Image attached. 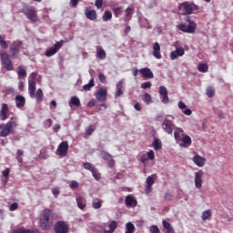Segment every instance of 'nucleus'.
<instances>
[{"mask_svg":"<svg viewBox=\"0 0 233 233\" xmlns=\"http://www.w3.org/2000/svg\"><path fill=\"white\" fill-rule=\"evenodd\" d=\"M40 228L42 230H50L52 225H54V219L52 218V211L48 208L43 210L40 216Z\"/></svg>","mask_w":233,"mask_h":233,"instance_id":"nucleus-1","label":"nucleus"},{"mask_svg":"<svg viewBox=\"0 0 233 233\" xmlns=\"http://www.w3.org/2000/svg\"><path fill=\"white\" fill-rule=\"evenodd\" d=\"M18 125L19 122L17 121V117H11L10 120L1 128L0 137H6V136H10V134H14L17 129Z\"/></svg>","mask_w":233,"mask_h":233,"instance_id":"nucleus-2","label":"nucleus"},{"mask_svg":"<svg viewBox=\"0 0 233 233\" xmlns=\"http://www.w3.org/2000/svg\"><path fill=\"white\" fill-rule=\"evenodd\" d=\"M184 21L188 23V25L178 24L177 25V30H180V32H184L185 34H194V32H196V28H198V25L190 20L189 16H186Z\"/></svg>","mask_w":233,"mask_h":233,"instance_id":"nucleus-3","label":"nucleus"},{"mask_svg":"<svg viewBox=\"0 0 233 233\" xmlns=\"http://www.w3.org/2000/svg\"><path fill=\"white\" fill-rule=\"evenodd\" d=\"M0 59L2 62V66L7 72L14 70V65L12 64V60H10V56L5 51L0 50Z\"/></svg>","mask_w":233,"mask_h":233,"instance_id":"nucleus-4","label":"nucleus"},{"mask_svg":"<svg viewBox=\"0 0 233 233\" xmlns=\"http://www.w3.org/2000/svg\"><path fill=\"white\" fill-rule=\"evenodd\" d=\"M179 9L184 10L185 14L190 15V14H196L199 10V6L194 3L185 2L180 5Z\"/></svg>","mask_w":233,"mask_h":233,"instance_id":"nucleus-5","label":"nucleus"},{"mask_svg":"<svg viewBox=\"0 0 233 233\" xmlns=\"http://www.w3.org/2000/svg\"><path fill=\"white\" fill-rule=\"evenodd\" d=\"M23 14L31 21V23H37V12L32 6H27L23 9Z\"/></svg>","mask_w":233,"mask_h":233,"instance_id":"nucleus-6","label":"nucleus"},{"mask_svg":"<svg viewBox=\"0 0 233 233\" xmlns=\"http://www.w3.org/2000/svg\"><path fill=\"white\" fill-rule=\"evenodd\" d=\"M68 154V142L63 141L58 145L56 155L58 157H65Z\"/></svg>","mask_w":233,"mask_h":233,"instance_id":"nucleus-7","label":"nucleus"},{"mask_svg":"<svg viewBox=\"0 0 233 233\" xmlns=\"http://www.w3.org/2000/svg\"><path fill=\"white\" fill-rule=\"evenodd\" d=\"M63 46V40L56 42L54 46L51 48L46 49L45 56L46 57H52V56H56V52H59V49H61Z\"/></svg>","mask_w":233,"mask_h":233,"instance_id":"nucleus-8","label":"nucleus"},{"mask_svg":"<svg viewBox=\"0 0 233 233\" xmlns=\"http://www.w3.org/2000/svg\"><path fill=\"white\" fill-rule=\"evenodd\" d=\"M23 45V42L21 41H15L10 46L9 52L15 59L19 56V52L21 50V46Z\"/></svg>","mask_w":233,"mask_h":233,"instance_id":"nucleus-9","label":"nucleus"},{"mask_svg":"<svg viewBox=\"0 0 233 233\" xmlns=\"http://www.w3.org/2000/svg\"><path fill=\"white\" fill-rule=\"evenodd\" d=\"M56 233H68V224L63 220H59L55 225Z\"/></svg>","mask_w":233,"mask_h":233,"instance_id":"nucleus-10","label":"nucleus"},{"mask_svg":"<svg viewBox=\"0 0 233 233\" xmlns=\"http://www.w3.org/2000/svg\"><path fill=\"white\" fill-rule=\"evenodd\" d=\"M203 174L204 172L201 169L195 173V187L198 190L203 188Z\"/></svg>","mask_w":233,"mask_h":233,"instance_id":"nucleus-11","label":"nucleus"},{"mask_svg":"<svg viewBox=\"0 0 233 233\" xmlns=\"http://www.w3.org/2000/svg\"><path fill=\"white\" fill-rule=\"evenodd\" d=\"M162 128L166 134H172L174 130V122L168 118H165L162 123Z\"/></svg>","mask_w":233,"mask_h":233,"instance_id":"nucleus-12","label":"nucleus"},{"mask_svg":"<svg viewBox=\"0 0 233 233\" xmlns=\"http://www.w3.org/2000/svg\"><path fill=\"white\" fill-rule=\"evenodd\" d=\"M194 157H192V161L193 163L199 167H205L206 163H207V159L201 156H199V154L198 153H194Z\"/></svg>","mask_w":233,"mask_h":233,"instance_id":"nucleus-13","label":"nucleus"},{"mask_svg":"<svg viewBox=\"0 0 233 233\" xmlns=\"http://www.w3.org/2000/svg\"><path fill=\"white\" fill-rule=\"evenodd\" d=\"M185 56V49L183 47H176V50L171 52L169 57L171 61H176L177 57H183Z\"/></svg>","mask_w":233,"mask_h":233,"instance_id":"nucleus-14","label":"nucleus"},{"mask_svg":"<svg viewBox=\"0 0 233 233\" xmlns=\"http://www.w3.org/2000/svg\"><path fill=\"white\" fill-rule=\"evenodd\" d=\"M108 94V91L106 90V87H100L96 94V98L97 101L103 102L106 100V96Z\"/></svg>","mask_w":233,"mask_h":233,"instance_id":"nucleus-15","label":"nucleus"},{"mask_svg":"<svg viewBox=\"0 0 233 233\" xmlns=\"http://www.w3.org/2000/svg\"><path fill=\"white\" fill-rule=\"evenodd\" d=\"M85 15L86 19H89V21H96V19H97V13L90 7H86L85 9Z\"/></svg>","mask_w":233,"mask_h":233,"instance_id":"nucleus-16","label":"nucleus"},{"mask_svg":"<svg viewBox=\"0 0 233 233\" xmlns=\"http://www.w3.org/2000/svg\"><path fill=\"white\" fill-rule=\"evenodd\" d=\"M152 56H154L155 59H161V46L159 43L155 42L153 44V52Z\"/></svg>","mask_w":233,"mask_h":233,"instance_id":"nucleus-17","label":"nucleus"},{"mask_svg":"<svg viewBox=\"0 0 233 233\" xmlns=\"http://www.w3.org/2000/svg\"><path fill=\"white\" fill-rule=\"evenodd\" d=\"M154 183H155V181H154V177H152V176H149L147 177L146 187H145L146 194H150V192H152V187H153Z\"/></svg>","mask_w":233,"mask_h":233,"instance_id":"nucleus-18","label":"nucleus"},{"mask_svg":"<svg viewBox=\"0 0 233 233\" xmlns=\"http://www.w3.org/2000/svg\"><path fill=\"white\" fill-rule=\"evenodd\" d=\"M1 121H6L8 119V104H3L0 110Z\"/></svg>","mask_w":233,"mask_h":233,"instance_id":"nucleus-19","label":"nucleus"},{"mask_svg":"<svg viewBox=\"0 0 233 233\" xmlns=\"http://www.w3.org/2000/svg\"><path fill=\"white\" fill-rule=\"evenodd\" d=\"M126 206L130 208H136L137 207V200L134 197L128 195L126 197Z\"/></svg>","mask_w":233,"mask_h":233,"instance_id":"nucleus-20","label":"nucleus"},{"mask_svg":"<svg viewBox=\"0 0 233 233\" xmlns=\"http://www.w3.org/2000/svg\"><path fill=\"white\" fill-rule=\"evenodd\" d=\"M76 205L80 210H83L84 208H86V199L83 196H76Z\"/></svg>","mask_w":233,"mask_h":233,"instance_id":"nucleus-21","label":"nucleus"},{"mask_svg":"<svg viewBox=\"0 0 233 233\" xmlns=\"http://www.w3.org/2000/svg\"><path fill=\"white\" fill-rule=\"evenodd\" d=\"M139 73L143 76V77H147V79H153L154 73L148 67L139 69Z\"/></svg>","mask_w":233,"mask_h":233,"instance_id":"nucleus-22","label":"nucleus"},{"mask_svg":"<svg viewBox=\"0 0 233 233\" xmlns=\"http://www.w3.org/2000/svg\"><path fill=\"white\" fill-rule=\"evenodd\" d=\"M15 101L16 108H23V106H25L26 103V99L25 98V96L21 95H17L15 96Z\"/></svg>","mask_w":233,"mask_h":233,"instance_id":"nucleus-23","label":"nucleus"},{"mask_svg":"<svg viewBox=\"0 0 233 233\" xmlns=\"http://www.w3.org/2000/svg\"><path fill=\"white\" fill-rule=\"evenodd\" d=\"M117 228V222L113 220L104 228V233H114Z\"/></svg>","mask_w":233,"mask_h":233,"instance_id":"nucleus-24","label":"nucleus"},{"mask_svg":"<svg viewBox=\"0 0 233 233\" xmlns=\"http://www.w3.org/2000/svg\"><path fill=\"white\" fill-rule=\"evenodd\" d=\"M96 57H98V59H101V60L106 59V52H105V49H103V46H96Z\"/></svg>","mask_w":233,"mask_h":233,"instance_id":"nucleus-25","label":"nucleus"},{"mask_svg":"<svg viewBox=\"0 0 233 233\" xmlns=\"http://www.w3.org/2000/svg\"><path fill=\"white\" fill-rule=\"evenodd\" d=\"M28 92L31 98L35 97V81L30 80L28 82Z\"/></svg>","mask_w":233,"mask_h":233,"instance_id":"nucleus-26","label":"nucleus"},{"mask_svg":"<svg viewBox=\"0 0 233 233\" xmlns=\"http://www.w3.org/2000/svg\"><path fill=\"white\" fill-rule=\"evenodd\" d=\"M174 136H175V139L177 141V143L181 142V140L183 139V137H185V132L183 131V129L177 127V130L174 132Z\"/></svg>","mask_w":233,"mask_h":233,"instance_id":"nucleus-27","label":"nucleus"},{"mask_svg":"<svg viewBox=\"0 0 233 233\" xmlns=\"http://www.w3.org/2000/svg\"><path fill=\"white\" fill-rule=\"evenodd\" d=\"M125 83V79H121L116 85V95L115 97H121V96H123V86L121 85H123Z\"/></svg>","mask_w":233,"mask_h":233,"instance_id":"nucleus-28","label":"nucleus"},{"mask_svg":"<svg viewBox=\"0 0 233 233\" xmlns=\"http://www.w3.org/2000/svg\"><path fill=\"white\" fill-rule=\"evenodd\" d=\"M69 106L70 108H72V106L79 108V106H81V100H79V97L72 96L69 101Z\"/></svg>","mask_w":233,"mask_h":233,"instance_id":"nucleus-29","label":"nucleus"},{"mask_svg":"<svg viewBox=\"0 0 233 233\" xmlns=\"http://www.w3.org/2000/svg\"><path fill=\"white\" fill-rule=\"evenodd\" d=\"M181 141L182 142L179 144V147H181L182 148H185L188 147V145L192 144V138H190L188 135H186L185 137H183Z\"/></svg>","mask_w":233,"mask_h":233,"instance_id":"nucleus-30","label":"nucleus"},{"mask_svg":"<svg viewBox=\"0 0 233 233\" xmlns=\"http://www.w3.org/2000/svg\"><path fill=\"white\" fill-rule=\"evenodd\" d=\"M13 233H37V229H26L25 228H19L15 229Z\"/></svg>","mask_w":233,"mask_h":233,"instance_id":"nucleus-31","label":"nucleus"},{"mask_svg":"<svg viewBox=\"0 0 233 233\" xmlns=\"http://www.w3.org/2000/svg\"><path fill=\"white\" fill-rule=\"evenodd\" d=\"M17 75L18 79H25V77H26V69H25V67H23L22 66H19Z\"/></svg>","mask_w":233,"mask_h":233,"instance_id":"nucleus-32","label":"nucleus"},{"mask_svg":"<svg viewBox=\"0 0 233 233\" xmlns=\"http://www.w3.org/2000/svg\"><path fill=\"white\" fill-rule=\"evenodd\" d=\"M101 157H102V159H104L105 161H108L109 163L114 162V158H112V156L108 154V152L106 151H102Z\"/></svg>","mask_w":233,"mask_h":233,"instance_id":"nucleus-33","label":"nucleus"},{"mask_svg":"<svg viewBox=\"0 0 233 233\" xmlns=\"http://www.w3.org/2000/svg\"><path fill=\"white\" fill-rule=\"evenodd\" d=\"M136 232V226L132 224V222H127L126 224V231L125 233H134Z\"/></svg>","mask_w":233,"mask_h":233,"instance_id":"nucleus-34","label":"nucleus"},{"mask_svg":"<svg viewBox=\"0 0 233 233\" xmlns=\"http://www.w3.org/2000/svg\"><path fill=\"white\" fill-rule=\"evenodd\" d=\"M113 12H114L115 17H121V15H123V12H124L123 6L114 7Z\"/></svg>","mask_w":233,"mask_h":233,"instance_id":"nucleus-35","label":"nucleus"},{"mask_svg":"<svg viewBox=\"0 0 233 233\" xmlns=\"http://www.w3.org/2000/svg\"><path fill=\"white\" fill-rule=\"evenodd\" d=\"M211 217H212V211H210V209H207L202 212L201 219L202 221H207V219H208V218H211Z\"/></svg>","mask_w":233,"mask_h":233,"instance_id":"nucleus-36","label":"nucleus"},{"mask_svg":"<svg viewBox=\"0 0 233 233\" xmlns=\"http://www.w3.org/2000/svg\"><path fill=\"white\" fill-rule=\"evenodd\" d=\"M35 96L36 97V103H41L43 101V89L39 88L36 90V93H35Z\"/></svg>","mask_w":233,"mask_h":233,"instance_id":"nucleus-37","label":"nucleus"},{"mask_svg":"<svg viewBox=\"0 0 233 233\" xmlns=\"http://www.w3.org/2000/svg\"><path fill=\"white\" fill-rule=\"evenodd\" d=\"M152 146L155 150H161V140H159V138H155Z\"/></svg>","mask_w":233,"mask_h":233,"instance_id":"nucleus-38","label":"nucleus"},{"mask_svg":"<svg viewBox=\"0 0 233 233\" xmlns=\"http://www.w3.org/2000/svg\"><path fill=\"white\" fill-rule=\"evenodd\" d=\"M132 7H127L126 10H125V14H126V18H125V21H130V19H132Z\"/></svg>","mask_w":233,"mask_h":233,"instance_id":"nucleus-39","label":"nucleus"},{"mask_svg":"<svg viewBox=\"0 0 233 233\" xmlns=\"http://www.w3.org/2000/svg\"><path fill=\"white\" fill-rule=\"evenodd\" d=\"M112 19V13L110 11H105L102 16L104 22L110 21Z\"/></svg>","mask_w":233,"mask_h":233,"instance_id":"nucleus-40","label":"nucleus"},{"mask_svg":"<svg viewBox=\"0 0 233 233\" xmlns=\"http://www.w3.org/2000/svg\"><path fill=\"white\" fill-rule=\"evenodd\" d=\"M94 86V78H91L88 84H86L83 86V90H85L86 92H88V90H90V88H93Z\"/></svg>","mask_w":233,"mask_h":233,"instance_id":"nucleus-41","label":"nucleus"},{"mask_svg":"<svg viewBox=\"0 0 233 233\" xmlns=\"http://www.w3.org/2000/svg\"><path fill=\"white\" fill-rule=\"evenodd\" d=\"M140 26H141L142 28H147V29H149V28H150V22H148V19L143 18V19L140 21Z\"/></svg>","mask_w":233,"mask_h":233,"instance_id":"nucleus-42","label":"nucleus"},{"mask_svg":"<svg viewBox=\"0 0 233 233\" xmlns=\"http://www.w3.org/2000/svg\"><path fill=\"white\" fill-rule=\"evenodd\" d=\"M198 71L205 74V72H208V66L207 64H199L198 65Z\"/></svg>","mask_w":233,"mask_h":233,"instance_id":"nucleus-43","label":"nucleus"},{"mask_svg":"<svg viewBox=\"0 0 233 233\" xmlns=\"http://www.w3.org/2000/svg\"><path fill=\"white\" fill-rule=\"evenodd\" d=\"M144 101L147 105H150V103H152V96H150L148 93H145Z\"/></svg>","mask_w":233,"mask_h":233,"instance_id":"nucleus-44","label":"nucleus"},{"mask_svg":"<svg viewBox=\"0 0 233 233\" xmlns=\"http://www.w3.org/2000/svg\"><path fill=\"white\" fill-rule=\"evenodd\" d=\"M0 46L2 48H5V50H6V48H8V44L5 40V37H3V35H0Z\"/></svg>","mask_w":233,"mask_h":233,"instance_id":"nucleus-45","label":"nucleus"},{"mask_svg":"<svg viewBox=\"0 0 233 233\" xmlns=\"http://www.w3.org/2000/svg\"><path fill=\"white\" fill-rule=\"evenodd\" d=\"M84 168H85L86 170H89V172H92V171L95 170L94 166H93L92 163H90V162H86V163H84Z\"/></svg>","mask_w":233,"mask_h":233,"instance_id":"nucleus-46","label":"nucleus"},{"mask_svg":"<svg viewBox=\"0 0 233 233\" xmlns=\"http://www.w3.org/2000/svg\"><path fill=\"white\" fill-rule=\"evenodd\" d=\"M214 94H215L214 88L212 86H208L206 92V95L208 96V97H214Z\"/></svg>","mask_w":233,"mask_h":233,"instance_id":"nucleus-47","label":"nucleus"},{"mask_svg":"<svg viewBox=\"0 0 233 233\" xmlns=\"http://www.w3.org/2000/svg\"><path fill=\"white\" fill-rule=\"evenodd\" d=\"M69 187L71 188V190H76V188H79V182L76 180L71 181V183L69 184Z\"/></svg>","mask_w":233,"mask_h":233,"instance_id":"nucleus-48","label":"nucleus"},{"mask_svg":"<svg viewBox=\"0 0 233 233\" xmlns=\"http://www.w3.org/2000/svg\"><path fill=\"white\" fill-rule=\"evenodd\" d=\"M158 92H159L160 96H167V95H168V91L167 90V87H165V86H160Z\"/></svg>","mask_w":233,"mask_h":233,"instance_id":"nucleus-49","label":"nucleus"},{"mask_svg":"<svg viewBox=\"0 0 233 233\" xmlns=\"http://www.w3.org/2000/svg\"><path fill=\"white\" fill-rule=\"evenodd\" d=\"M92 172V176L96 180L99 181V179H101V174L97 171V170H93Z\"/></svg>","mask_w":233,"mask_h":233,"instance_id":"nucleus-50","label":"nucleus"},{"mask_svg":"<svg viewBox=\"0 0 233 233\" xmlns=\"http://www.w3.org/2000/svg\"><path fill=\"white\" fill-rule=\"evenodd\" d=\"M143 90H147V88H151L152 87V83L150 82H144L141 84L140 86Z\"/></svg>","mask_w":233,"mask_h":233,"instance_id":"nucleus-51","label":"nucleus"},{"mask_svg":"<svg viewBox=\"0 0 233 233\" xmlns=\"http://www.w3.org/2000/svg\"><path fill=\"white\" fill-rule=\"evenodd\" d=\"M164 199L165 201H172L174 199V196L171 193L167 192L165 194Z\"/></svg>","mask_w":233,"mask_h":233,"instance_id":"nucleus-52","label":"nucleus"},{"mask_svg":"<svg viewBox=\"0 0 233 233\" xmlns=\"http://www.w3.org/2000/svg\"><path fill=\"white\" fill-rule=\"evenodd\" d=\"M103 206V204L101 203V201H94L92 203V207L93 208H95L96 210L99 209L101 207Z\"/></svg>","mask_w":233,"mask_h":233,"instance_id":"nucleus-53","label":"nucleus"},{"mask_svg":"<svg viewBox=\"0 0 233 233\" xmlns=\"http://www.w3.org/2000/svg\"><path fill=\"white\" fill-rule=\"evenodd\" d=\"M149 232L150 233H159V228L156 225H152L150 228H149Z\"/></svg>","mask_w":233,"mask_h":233,"instance_id":"nucleus-54","label":"nucleus"},{"mask_svg":"<svg viewBox=\"0 0 233 233\" xmlns=\"http://www.w3.org/2000/svg\"><path fill=\"white\" fill-rule=\"evenodd\" d=\"M98 79L100 83H103V84L106 83V76L103 73L98 74Z\"/></svg>","mask_w":233,"mask_h":233,"instance_id":"nucleus-55","label":"nucleus"},{"mask_svg":"<svg viewBox=\"0 0 233 233\" xmlns=\"http://www.w3.org/2000/svg\"><path fill=\"white\" fill-rule=\"evenodd\" d=\"M96 128H94V126H89V127L86 130V136H92L94 134Z\"/></svg>","mask_w":233,"mask_h":233,"instance_id":"nucleus-56","label":"nucleus"},{"mask_svg":"<svg viewBox=\"0 0 233 233\" xmlns=\"http://www.w3.org/2000/svg\"><path fill=\"white\" fill-rule=\"evenodd\" d=\"M161 101L164 105H168V95H163L161 96Z\"/></svg>","mask_w":233,"mask_h":233,"instance_id":"nucleus-57","label":"nucleus"},{"mask_svg":"<svg viewBox=\"0 0 233 233\" xmlns=\"http://www.w3.org/2000/svg\"><path fill=\"white\" fill-rule=\"evenodd\" d=\"M95 6L99 10L103 8V0H96Z\"/></svg>","mask_w":233,"mask_h":233,"instance_id":"nucleus-58","label":"nucleus"},{"mask_svg":"<svg viewBox=\"0 0 233 233\" xmlns=\"http://www.w3.org/2000/svg\"><path fill=\"white\" fill-rule=\"evenodd\" d=\"M17 207H19V205L17 204V202H15V203L11 204L9 210L11 212H14L15 210H17Z\"/></svg>","mask_w":233,"mask_h":233,"instance_id":"nucleus-59","label":"nucleus"},{"mask_svg":"<svg viewBox=\"0 0 233 233\" xmlns=\"http://www.w3.org/2000/svg\"><path fill=\"white\" fill-rule=\"evenodd\" d=\"M147 159L153 160L154 157H155L154 151H153V150H149V151L147 152Z\"/></svg>","mask_w":233,"mask_h":233,"instance_id":"nucleus-60","label":"nucleus"},{"mask_svg":"<svg viewBox=\"0 0 233 233\" xmlns=\"http://www.w3.org/2000/svg\"><path fill=\"white\" fill-rule=\"evenodd\" d=\"M52 194H53V196H55V198H57V196H59V194H61V191L59 190V188H53Z\"/></svg>","mask_w":233,"mask_h":233,"instance_id":"nucleus-61","label":"nucleus"},{"mask_svg":"<svg viewBox=\"0 0 233 233\" xmlns=\"http://www.w3.org/2000/svg\"><path fill=\"white\" fill-rule=\"evenodd\" d=\"M140 161L141 163H143V165H146L147 164V161H148V157L147 155H143L141 157H140Z\"/></svg>","mask_w":233,"mask_h":233,"instance_id":"nucleus-62","label":"nucleus"},{"mask_svg":"<svg viewBox=\"0 0 233 233\" xmlns=\"http://www.w3.org/2000/svg\"><path fill=\"white\" fill-rule=\"evenodd\" d=\"M162 225L164 228H166V230H167L168 228H172V227H170V224L167 220H163Z\"/></svg>","mask_w":233,"mask_h":233,"instance_id":"nucleus-63","label":"nucleus"},{"mask_svg":"<svg viewBox=\"0 0 233 233\" xmlns=\"http://www.w3.org/2000/svg\"><path fill=\"white\" fill-rule=\"evenodd\" d=\"M45 127H46V128H50V127H52V119L49 118V119L46 120Z\"/></svg>","mask_w":233,"mask_h":233,"instance_id":"nucleus-64","label":"nucleus"}]
</instances>
